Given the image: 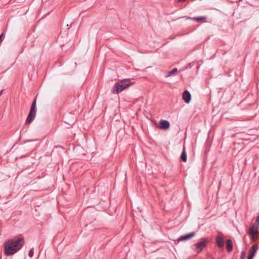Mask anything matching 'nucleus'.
Listing matches in <instances>:
<instances>
[{
    "mask_svg": "<svg viewBox=\"0 0 259 259\" xmlns=\"http://www.w3.org/2000/svg\"><path fill=\"white\" fill-rule=\"evenodd\" d=\"M25 243L23 238L10 239L4 244V254L9 256L15 254L24 245Z\"/></svg>",
    "mask_w": 259,
    "mask_h": 259,
    "instance_id": "f257e3e1",
    "label": "nucleus"
},
{
    "mask_svg": "<svg viewBox=\"0 0 259 259\" xmlns=\"http://www.w3.org/2000/svg\"><path fill=\"white\" fill-rule=\"evenodd\" d=\"M132 84L130 79H123L116 82L112 88V93L117 94L121 92L124 89L127 88Z\"/></svg>",
    "mask_w": 259,
    "mask_h": 259,
    "instance_id": "f03ea898",
    "label": "nucleus"
},
{
    "mask_svg": "<svg viewBox=\"0 0 259 259\" xmlns=\"http://www.w3.org/2000/svg\"><path fill=\"white\" fill-rule=\"evenodd\" d=\"M258 226H259V215L257 217L254 224L249 229L248 234L252 238H253L255 234L257 233Z\"/></svg>",
    "mask_w": 259,
    "mask_h": 259,
    "instance_id": "7ed1b4c3",
    "label": "nucleus"
},
{
    "mask_svg": "<svg viewBox=\"0 0 259 259\" xmlns=\"http://www.w3.org/2000/svg\"><path fill=\"white\" fill-rule=\"evenodd\" d=\"M207 243V240L204 238H202L200 242L195 244L196 248L198 249V252H200L202 250L206 245Z\"/></svg>",
    "mask_w": 259,
    "mask_h": 259,
    "instance_id": "20e7f679",
    "label": "nucleus"
},
{
    "mask_svg": "<svg viewBox=\"0 0 259 259\" xmlns=\"http://www.w3.org/2000/svg\"><path fill=\"white\" fill-rule=\"evenodd\" d=\"M195 236V233L194 232H193L190 233L180 236V237H179L177 239V241L178 242H180L181 241H186V240H187L191 238L192 237H193Z\"/></svg>",
    "mask_w": 259,
    "mask_h": 259,
    "instance_id": "39448f33",
    "label": "nucleus"
},
{
    "mask_svg": "<svg viewBox=\"0 0 259 259\" xmlns=\"http://www.w3.org/2000/svg\"><path fill=\"white\" fill-rule=\"evenodd\" d=\"M258 249V246L256 244H253L249 250V256L248 259H253Z\"/></svg>",
    "mask_w": 259,
    "mask_h": 259,
    "instance_id": "423d86ee",
    "label": "nucleus"
},
{
    "mask_svg": "<svg viewBox=\"0 0 259 259\" xmlns=\"http://www.w3.org/2000/svg\"><path fill=\"white\" fill-rule=\"evenodd\" d=\"M36 112H35L29 111L28 115L27 116V117L26 118L25 123H30L34 119L36 116Z\"/></svg>",
    "mask_w": 259,
    "mask_h": 259,
    "instance_id": "0eeeda50",
    "label": "nucleus"
},
{
    "mask_svg": "<svg viewBox=\"0 0 259 259\" xmlns=\"http://www.w3.org/2000/svg\"><path fill=\"white\" fill-rule=\"evenodd\" d=\"M183 99L186 103H189L191 99V95L188 91H185L183 94Z\"/></svg>",
    "mask_w": 259,
    "mask_h": 259,
    "instance_id": "6e6552de",
    "label": "nucleus"
},
{
    "mask_svg": "<svg viewBox=\"0 0 259 259\" xmlns=\"http://www.w3.org/2000/svg\"><path fill=\"white\" fill-rule=\"evenodd\" d=\"M187 19L193 20L197 21V22H199L201 21L205 20V19H206V16H200V17H194V18H191V17H188L187 18Z\"/></svg>",
    "mask_w": 259,
    "mask_h": 259,
    "instance_id": "1a4fd4ad",
    "label": "nucleus"
},
{
    "mask_svg": "<svg viewBox=\"0 0 259 259\" xmlns=\"http://www.w3.org/2000/svg\"><path fill=\"white\" fill-rule=\"evenodd\" d=\"M233 248L232 242L231 239H228L226 241V249L228 252H231Z\"/></svg>",
    "mask_w": 259,
    "mask_h": 259,
    "instance_id": "9d476101",
    "label": "nucleus"
},
{
    "mask_svg": "<svg viewBox=\"0 0 259 259\" xmlns=\"http://www.w3.org/2000/svg\"><path fill=\"white\" fill-rule=\"evenodd\" d=\"M216 242L217 243L218 246L220 248H222L224 246V241L223 238L220 236H218L216 238Z\"/></svg>",
    "mask_w": 259,
    "mask_h": 259,
    "instance_id": "9b49d317",
    "label": "nucleus"
},
{
    "mask_svg": "<svg viewBox=\"0 0 259 259\" xmlns=\"http://www.w3.org/2000/svg\"><path fill=\"white\" fill-rule=\"evenodd\" d=\"M181 160L184 162H186L187 158V154L186 152L185 151V147L184 146L183 147V150L181 155Z\"/></svg>",
    "mask_w": 259,
    "mask_h": 259,
    "instance_id": "f8f14e48",
    "label": "nucleus"
},
{
    "mask_svg": "<svg viewBox=\"0 0 259 259\" xmlns=\"http://www.w3.org/2000/svg\"><path fill=\"white\" fill-rule=\"evenodd\" d=\"M36 98H35L31 104L30 111H33L36 112Z\"/></svg>",
    "mask_w": 259,
    "mask_h": 259,
    "instance_id": "ddd939ff",
    "label": "nucleus"
},
{
    "mask_svg": "<svg viewBox=\"0 0 259 259\" xmlns=\"http://www.w3.org/2000/svg\"><path fill=\"white\" fill-rule=\"evenodd\" d=\"M170 124L168 121L163 120V130H168Z\"/></svg>",
    "mask_w": 259,
    "mask_h": 259,
    "instance_id": "4468645a",
    "label": "nucleus"
},
{
    "mask_svg": "<svg viewBox=\"0 0 259 259\" xmlns=\"http://www.w3.org/2000/svg\"><path fill=\"white\" fill-rule=\"evenodd\" d=\"M178 71L177 68H175L173 69L171 71H168L167 73V74L165 75V77H168L169 76H170L171 75H173L175 74Z\"/></svg>",
    "mask_w": 259,
    "mask_h": 259,
    "instance_id": "2eb2a0df",
    "label": "nucleus"
},
{
    "mask_svg": "<svg viewBox=\"0 0 259 259\" xmlns=\"http://www.w3.org/2000/svg\"><path fill=\"white\" fill-rule=\"evenodd\" d=\"M5 34L4 32L2 33L1 35H0V44L2 42V41H3L4 39L5 38Z\"/></svg>",
    "mask_w": 259,
    "mask_h": 259,
    "instance_id": "dca6fc26",
    "label": "nucleus"
},
{
    "mask_svg": "<svg viewBox=\"0 0 259 259\" xmlns=\"http://www.w3.org/2000/svg\"><path fill=\"white\" fill-rule=\"evenodd\" d=\"M33 254H34V251H33V248H31L29 251V253H28V255L30 257H32L33 256Z\"/></svg>",
    "mask_w": 259,
    "mask_h": 259,
    "instance_id": "f3484780",
    "label": "nucleus"
},
{
    "mask_svg": "<svg viewBox=\"0 0 259 259\" xmlns=\"http://www.w3.org/2000/svg\"><path fill=\"white\" fill-rule=\"evenodd\" d=\"M245 253L244 251H242L240 259H244Z\"/></svg>",
    "mask_w": 259,
    "mask_h": 259,
    "instance_id": "a211bd4d",
    "label": "nucleus"
},
{
    "mask_svg": "<svg viewBox=\"0 0 259 259\" xmlns=\"http://www.w3.org/2000/svg\"><path fill=\"white\" fill-rule=\"evenodd\" d=\"M158 127L162 130V119H160L159 121V124H158Z\"/></svg>",
    "mask_w": 259,
    "mask_h": 259,
    "instance_id": "6ab92c4d",
    "label": "nucleus"
},
{
    "mask_svg": "<svg viewBox=\"0 0 259 259\" xmlns=\"http://www.w3.org/2000/svg\"><path fill=\"white\" fill-rule=\"evenodd\" d=\"M3 91L1 90L0 91V97L2 96Z\"/></svg>",
    "mask_w": 259,
    "mask_h": 259,
    "instance_id": "aec40b11",
    "label": "nucleus"
},
{
    "mask_svg": "<svg viewBox=\"0 0 259 259\" xmlns=\"http://www.w3.org/2000/svg\"><path fill=\"white\" fill-rule=\"evenodd\" d=\"M186 0H179V2H184V1H185Z\"/></svg>",
    "mask_w": 259,
    "mask_h": 259,
    "instance_id": "412c9836",
    "label": "nucleus"
},
{
    "mask_svg": "<svg viewBox=\"0 0 259 259\" xmlns=\"http://www.w3.org/2000/svg\"><path fill=\"white\" fill-rule=\"evenodd\" d=\"M187 65H190L191 63H188Z\"/></svg>",
    "mask_w": 259,
    "mask_h": 259,
    "instance_id": "4be33fe9",
    "label": "nucleus"
},
{
    "mask_svg": "<svg viewBox=\"0 0 259 259\" xmlns=\"http://www.w3.org/2000/svg\"><path fill=\"white\" fill-rule=\"evenodd\" d=\"M241 0H239V1H241Z\"/></svg>",
    "mask_w": 259,
    "mask_h": 259,
    "instance_id": "5701e85b",
    "label": "nucleus"
}]
</instances>
